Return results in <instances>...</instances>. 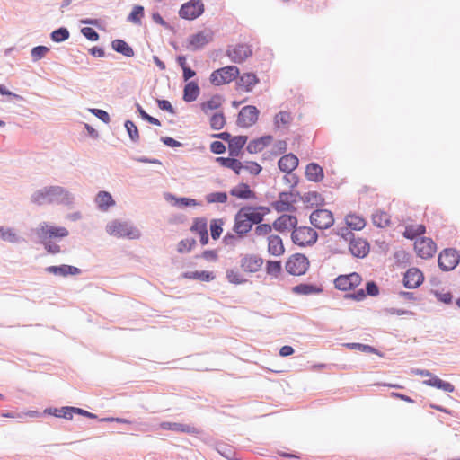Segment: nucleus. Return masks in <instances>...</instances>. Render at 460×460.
<instances>
[{"label":"nucleus","instance_id":"20","mask_svg":"<svg viewBox=\"0 0 460 460\" xmlns=\"http://www.w3.org/2000/svg\"><path fill=\"white\" fill-rule=\"evenodd\" d=\"M259 83L260 79L255 73L246 72L243 75L239 74V76L236 79V88L241 89L246 93H250Z\"/></svg>","mask_w":460,"mask_h":460},{"label":"nucleus","instance_id":"62","mask_svg":"<svg viewBox=\"0 0 460 460\" xmlns=\"http://www.w3.org/2000/svg\"><path fill=\"white\" fill-rule=\"evenodd\" d=\"M366 297H367V293H366L365 289H363V288H359V289L354 290L353 292L347 293L344 295L345 299H351V300L358 301V302L363 301Z\"/></svg>","mask_w":460,"mask_h":460},{"label":"nucleus","instance_id":"1","mask_svg":"<svg viewBox=\"0 0 460 460\" xmlns=\"http://www.w3.org/2000/svg\"><path fill=\"white\" fill-rule=\"evenodd\" d=\"M30 201L37 206L61 205L73 208L75 195L65 187L50 185L36 190L31 195Z\"/></svg>","mask_w":460,"mask_h":460},{"label":"nucleus","instance_id":"9","mask_svg":"<svg viewBox=\"0 0 460 460\" xmlns=\"http://www.w3.org/2000/svg\"><path fill=\"white\" fill-rule=\"evenodd\" d=\"M204 4L201 0H190L181 4L179 10V16L181 19L193 21L203 14Z\"/></svg>","mask_w":460,"mask_h":460},{"label":"nucleus","instance_id":"8","mask_svg":"<svg viewBox=\"0 0 460 460\" xmlns=\"http://www.w3.org/2000/svg\"><path fill=\"white\" fill-rule=\"evenodd\" d=\"M460 262V254L455 248H446L440 252L438 258V264L442 271H451Z\"/></svg>","mask_w":460,"mask_h":460},{"label":"nucleus","instance_id":"43","mask_svg":"<svg viewBox=\"0 0 460 460\" xmlns=\"http://www.w3.org/2000/svg\"><path fill=\"white\" fill-rule=\"evenodd\" d=\"M145 15V8L142 5L137 4L134 5L131 12L127 17V22H131L133 24L139 25L141 24V20Z\"/></svg>","mask_w":460,"mask_h":460},{"label":"nucleus","instance_id":"26","mask_svg":"<svg viewBox=\"0 0 460 460\" xmlns=\"http://www.w3.org/2000/svg\"><path fill=\"white\" fill-rule=\"evenodd\" d=\"M273 139L271 135H264L255 139L251 140L246 146V151L249 154H256L262 151L268 146Z\"/></svg>","mask_w":460,"mask_h":460},{"label":"nucleus","instance_id":"30","mask_svg":"<svg viewBox=\"0 0 460 460\" xmlns=\"http://www.w3.org/2000/svg\"><path fill=\"white\" fill-rule=\"evenodd\" d=\"M200 94V88L197 81L192 80L184 85L182 99L186 102H192L197 100Z\"/></svg>","mask_w":460,"mask_h":460},{"label":"nucleus","instance_id":"39","mask_svg":"<svg viewBox=\"0 0 460 460\" xmlns=\"http://www.w3.org/2000/svg\"><path fill=\"white\" fill-rule=\"evenodd\" d=\"M426 233V226L422 224L416 226H410L405 228L403 236L409 240L416 241Z\"/></svg>","mask_w":460,"mask_h":460},{"label":"nucleus","instance_id":"18","mask_svg":"<svg viewBox=\"0 0 460 460\" xmlns=\"http://www.w3.org/2000/svg\"><path fill=\"white\" fill-rule=\"evenodd\" d=\"M252 55L251 46L247 44H237L233 49L226 50V56L234 63L241 64Z\"/></svg>","mask_w":460,"mask_h":460},{"label":"nucleus","instance_id":"60","mask_svg":"<svg viewBox=\"0 0 460 460\" xmlns=\"http://www.w3.org/2000/svg\"><path fill=\"white\" fill-rule=\"evenodd\" d=\"M365 291L367 293V296H377L380 293V288L375 280H368L365 284Z\"/></svg>","mask_w":460,"mask_h":460},{"label":"nucleus","instance_id":"11","mask_svg":"<svg viewBox=\"0 0 460 460\" xmlns=\"http://www.w3.org/2000/svg\"><path fill=\"white\" fill-rule=\"evenodd\" d=\"M362 282V277L358 272L341 274L334 279L335 288L341 291L354 290Z\"/></svg>","mask_w":460,"mask_h":460},{"label":"nucleus","instance_id":"17","mask_svg":"<svg viewBox=\"0 0 460 460\" xmlns=\"http://www.w3.org/2000/svg\"><path fill=\"white\" fill-rule=\"evenodd\" d=\"M424 281L422 271L415 267L410 268L403 275L402 283L408 289L419 288Z\"/></svg>","mask_w":460,"mask_h":460},{"label":"nucleus","instance_id":"19","mask_svg":"<svg viewBox=\"0 0 460 460\" xmlns=\"http://www.w3.org/2000/svg\"><path fill=\"white\" fill-rule=\"evenodd\" d=\"M349 250L354 257L363 259L368 255L370 244L366 239L358 237L350 240Z\"/></svg>","mask_w":460,"mask_h":460},{"label":"nucleus","instance_id":"3","mask_svg":"<svg viewBox=\"0 0 460 460\" xmlns=\"http://www.w3.org/2000/svg\"><path fill=\"white\" fill-rule=\"evenodd\" d=\"M105 229L109 235L117 238L137 240L141 237L140 230L130 221L114 219L107 224Z\"/></svg>","mask_w":460,"mask_h":460},{"label":"nucleus","instance_id":"12","mask_svg":"<svg viewBox=\"0 0 460 460\" xmlns=\"http://www.w3.org/2000/svg\"><path fill=\"white\" fill-rule=\"evenodd\" d=\"M259 109L254 105L243 107L237 115L236 125L240 128H249L258 121Z\"/></svg>","mask_w":460,"mask_h":460},{"label":"nucleus","instance_id":"61","mask_svg":"<svg viewBox=\"0 0 460 460\" xmlns=\"http://www.w3.org/2000/svg\"><path fill=\"white\" fill-rule=\"evenodd\" d=\"M89 111L105 124H108L111 121L110 114L104 110L91 108L89 109Z\"/></svg>","mask_w":460,"mask_h":460},{"label":"nucleus","instance_id":"47","mask_svg":"<svg viewBox=\"0 0 460 460\" xmlns=\"http://www.w3.org/2000/svg\"><path fill=\"white\" fill-rule=\"evenodd\" d=\"M124 127L126 128L129 139L133 143H137L139 141V130L136 124L132 120L127 119L124 122Z\"/></svg>","mask_w":460,"mask_h":460},{"label":"nucleus","instance_id":"14","mask_svg":"<svg viewBox=\"0 0 460 460\" xmlns=\"http://www.w3.org/2000/svg\"><path fill=\"white\" fill-rule=\"evenodd\" d=\"M416 253L421 259H429L433 257L437 251L436 243L428 237H420L414 242Z\"/></svg>","mask_w":460,"mask_h":460},{"label":"nucleus","instance_id":"21","mask_svg":"<svg viewBox=\"0 0 460 460\" xmlns=\"http://www.w3.org/2000/svg\"><path fill=\"white\" fill-rule=\"evenodd\" d=\"M229 194L233 197L244 200L257 199L256 192L250 188L248 183L245 182H240L235 187H233L230 190Z\"/></svg>","mask_w":460,"mask_h":460},{"label":"nucleus","instance_id":"48","mask_svg":"<svg viewBox=\"0 0 460 460\" xmlns=\"http://www.w3.org/2000/svg\"><path fill=\"white\" fill-rule=\"evenodd\" d=\"M0 238L11 243H17L21 240L12 228H4V226H0Z\"/></svg>","mask_w":460,"mask_h":460},{"label":"nucleus","instance_id":"37","mask_svg":"<svg viewBox=\"0 0 460 460\" xmlns=\"http://www.w3.org/2000/svg\"><path fill=\"white\" fill-rule=\"evenodd\" d=\"M165 199L167 200H170V199L174 200L173 205L178 208H181L199 205V203L195 199H191V198H188V197L177 198L173 194H171V193H167Z\"/></svg>","mask_w":460,"mask_h":460},{"label":"nucleus","instance_id":"57","mask_svg":"<svg viewBox=\"0 0 460 460\" xmlns=\"http://www.w3.org/2000/svg\"><path fill=\"white\" fill-rule=\"evenodd\" d=\"M282 270L280 261H268L266 262V272L268 275L277 277Z\"/></svg>","mask_w":460,"mask_h":460},{"label":"nucleus","instance_id":"22","mask_svg":"<svg viewBox=\"0 0 460 460\" xmlns=\"http://www.w3.org/2000/svg\"><path fill=\"white\" fill-rule=\"evenodd\" d=\"M291 291L300 296L319 295L323 292V288L322 285L303 282L292 287Z\"/></svg>","mask_w":460,"mask_h":460},{"label":"nucleus","instance_id":"50","mask_svg":"<svg viewBox=\"0 0 460 460\" xmlns=\"http://www.w3.org/2000/svg\"><path fill=\"white\" fill-rule=\"evenodd\" d=\"M217 451L225 458L228 460H234L235 451L231 446L226 443H218L217 445Z\"/></svg>","mask_w":460,"mask_h":460},{"label":"nucleus","instance_id":"32","mask_svg":"<svg viewBox=\"0 0 460 460\" xmlns=\"http://www.w3.org/2000/svg\"><path fill=\"white\" fill-rule=\"evenodd\" d=\"M268 252L273 256H280L285 252V247L280 236L271 234L268 237Z\"/></svg>","mask_w":460,"mask_h":460},{"label":"nucleus","instance_id":"46","mask_svg":"<svg viewBox=\"0 0 460 460\" xmlns=\"http://www.w3.org/2000/svg\"><path fill=\"white\" fill-rule=\"evenodd\" d=\"M210 127L214 130H220L226 125V117L223 111L215 112L209 119Z\"/></svg>","mask_w":460,"mask_h":460},{"label":"nucleus","instance_id":"38","mask_svg":"<svg viewBox=\"0 0 460 460\" xmlns=\"http://www.w3.org/2000/svg\"><path fill=\"white\" fill-rule=\"evenodd\" d=\"M223 96L216 93L209 100L200 103V109L204 113H208L209 110H217L221 107Z\"/></svg>","mask_w":460,"mask_h":460},{"label":"nucleus","instance_id":"2","mask_svg":"<svg viewBox=\"0 0 460 460\" xmlns=\"http://www.w3.org/2000/svg\"><path fill=\"white\" fill-rule=\"evenodd\" d=\"M33 233L37 237V242L42 244L46 252L50 254L60 253L61 247L56 241H60L69 235V231L66 227L50 225L45 221L40 222L33 229Z\"/></svg>","mask_w":460,"mask_h":460},{"label":"nucleus","instance_id":"28","mask_svg":"<svg viewBox=\"0 0 460 460\" xmlns=\"http://www.w3.org/2000/svg\"><path fill=\"white\" fill-rule=\"evenodd\" d=\"M216 162L222 167L231 169L237 175L241 173V171L243 168V163L236 157L218 156L216 158Z\"/></svg>","mask_w":460,"mask_h":460},{"label":"nucleus","instance_id":"58","mask_svg":"<svg viewBox=\"0 0 460 460\" xmlns=\"http://www.w3.org/2000/svg\"><path fill=\"white\" fill-rule=\"evenodd\" d=\"M288 214H282L281 216H279L273 223H272V226L273 228L279 232V233H283L285 232L286 230L288 229Z\"/></svg>","mask_w":460,"mask_h":460},{"label":"nucleus","instance_id":"42","mask_svg":"<svg viewBox=\"0 0 460 460\" xmlns=\"http://www.w3.org/2000/svg\"><path fill=\"white\" fill-rule=\"evenodd\" d=\"M346 225L350 230L359 231L366 226V221L363 217L349 214L346 217Z\"/></svg>","mask_w":460,"mask_h":460},{"label":"nucleus","instance_id":"4","mask_svg":"<svg viewBox=\"0 0 460 460\" xmlns=\"http://www.w3.org/2000/svg\"><path fill=\"white\" fill-rule=\"evenodd\" d=\"M240 69L236 66H226L214 70L209 75V82L214 86L230 84L236 81Z\"/></svg>","mask_w":460,"mask_h":460},{"label":"nucleus","instance_id":"41","mask_svg":"<svg viewBox=\"0 0 460 460\" xmlns=\"http://www.w3.org/2000/svg\"><path fill=\"white\" fill-rule=\"evenodd\" d=\"M344 346L349 349L352 350H359L366 353H372L378 356H383V354L375 347L368 345V344H363L358 342H350V343H345Z\"/></svg>","mask_w":460,"mask_h":460},{"label":"nucleus","instance_id":"15","mask_svg":"<svg viewBox=\"0 0 460 460\" xmlns=\"http://www.w3.org/2000/svg\"><path fill=\"white\" fill-rule=\"evenodd\" d=\"M247 217L248 216L246 212L243 210V207L234 216L233 231L237 234L240 238L244 237L252 228L251 221Z\"/></svg>","mask_w":460,"mask_h":460},{"label":"nucleus","instance_id":"27","mask_svg":"<svg viewBox=\"0 0 460 460\" xmlns=\"http://www.w3.org/2000/svg\"><path fill=\"white\" fill-rule=\"evenodd\" d=\"M305 175L310 181L320 182L324 177V172L320 164L311 162L305 167Z\"/></svg>","mask_w":460,"mask_h":460},{"label":"nucleus","instance_id":"49","mask_svg":"<svg viewBox=\"0 0 460 460\" xmlns=\"http://www.w3.org/2000/svg\"><path fill=\"white\" fill-rule=\"evenodd\" d=\"M226 277L228 282L234 285L244 284L248 281L245 278H243L238 271H236L234 269L227 270L226 272Z\"/></svg>","mask_w":460,"mask_h":460},{"label":"nucleus","instance_id":"5","mask_svg":"<svg viewBox=\"0 0 460 460\" xmlns=\"http://www.w3.org/2000/svg\"><path fill=\"white\" fill-rule=\"evenodd\" d=\"M214 40V32L210 29H204L190 34L183 45L188 50L196 52L203 49Z\"/></svg>","mask_w":460,"mask_h":460},{"label":"nucleus","instance_id":"10","mask_svg":"<svg viewBox=\"0 0 460 460\" xmlns=\"http://www.w3.org/2000/svg\"><path fill=\"white\" fill-rule=\"evenodd\" d=\"M309 219L310 223L317 229H329L334 224L333 214L325 208L314 210Z\"/></svg>","mask_w":460,"mask_h":460},{"label":"nucleus","instance_id":"59","mask_svg":"<svg viewBox=\"0 0 460 460\" xmlns=\"http://www.w3.org/2000/svg\"><path fill=\"white\" fill-rule=\"evenodd\" d=\"M292 119L291 113L289 111H279L274 117V125L279 127V124L288 126L290 124Z\"/></svg>","mask_w":460,"mask_h":460},{"label":"nucleus","instance_id":"29","mask_svg":"<svg viewBox=\"0 0 460 460\" xmlns=\"http://www.w3.org/2000/svg\"><path fill=\"white\" fill-rule=\"evenodd\" d=\"M181 278L188 279H196L202 282H210L216 279L213 271L208 270H195L184 271L181 274Z\"/></svg>","mask_w":460,"mask_h":460},{"label":"nucleus","instance_id":"64","mask_svg":"<svg viewBox=\"0 0 460 460\" xmlns=\"http://www.w3.org/2000/svg\"><path fill=\"white\" fill-rule=\"evenodd\" d=\"M81 33L90 41H97L100 39L99 33L92 27H83Z\"/></svg>","mask_w":460,"mask_h":460},{"label":"nucleus","instance_id":"55","mask_svg":"<svg viewBox=\"0 0 460 460\" xmlns=\"http://www.w3.org/2000/svg\"><path fill=\"white\" fill-rule=\"evenodd\" d=\"M49 48L43 45L33 47L31 50L32 61L37 62L42 59L49 52Z\"/></svg>","mask_w":460,"mask_h":460},{"label":"nucleus","instance_id":"6","mask_svg":"<svg viewBox=\"0 0 460 460\" xmlns=\"http://www.w3.org/2000/svg\"><path fill=\"white\" fill-rule=\"evenodd\" d=\"M318 237V233L310 226H300L291 233L292 243L299 247L313 246Z\"/></svg>","mask_w":460,"mask_h":460},{"label":"nucleus","instance_id":"25","mask_svg":"<svg viewBox=\"0 0 460 460\" xmlns=\"http://www.w3.org/2000/svg\"><path fill=\"white\" fill-rule=\"evenodd\" d=\"M48 273L59 275L63 277H67L69 275L75 276L78 275L82 272V270L72 265L61 264V265H53L49 266L45 269Z\"/></svg>","mask_w":460,"mask_h":460},{"label":"nucleus","instance_id":"7","mask_svg":"<svg viewBox=\"0 0 460 460\" xmlns=\"http://www.w3.org/2000/svg\"><path fill=\"white\" fill-rule=\"evenodd\" d=\"M310 262L303 253H295L286 261L285 268L288 273L293 276H302L306 273Z\"/></svg>","mask_w":460,"mask_h":460},{"label":"nucleus","instance_id":"24","mask_svg":"<svg viewBox=\"0 0 460 460\" xmlns=\"http://www.w3.org/2000/svg\"><path fill=\"white\" fill-rule=\"evenodd\" d=\"M299 164V160L296 155L293 153L286 154L282 155L278 161L279 169L286 172L287 174H290L296 168H297Z\"/></svg>","mask_w":460,"mask_h":460},{"label":"nucleus","instance_id":"16","mask_svg":"<svg viewBox=\"0 0 460 460\" xmlns=\"http://www.w3.org/2000/svg\"><path fill=\"white\" fill-rule=\"evenodd\" d=\"M240 257V267L247 273L258 272L264 262L263 259L258 254H244Z\"/></svg>","mask_w":460,"mask_h":460},{"label":"nucleus","instance_id":"31","mask_svg":"<svg viewBox=\"0 0 460 460\" xmlns=\"http://www.w3.org/2000/svg\"><path fill=\"white\" fill-rule=\"evenodd\" d=\"M111 46L115 52L126 58H133L135 56L133 48L125 40L115 39L111 41Z\"/></svg>","mask_w":460,"mask_h":460},{"label":"nucleus","instance_id":"33","mask_svg":"<svg viewBox=\"0 0 460 460\" xmlns=\"http://www.w3.org/2000/svg\"><path fill=\"white\" fill-rule=\"evenodd\" d=\"M423 384L448 393H453L455 391V386L451 383L442 380L436 375H433L431 378L424 380Z\"/></svg>","mask_w":460,"mask_h":460},{"label":"nucleus","instance_id":"44","mask_svg":"<svg viewBox=\"0 0 460 460\" xmlns=\"http://www.w3.org/2000/svg\"><path fill=\"white\" fill-rule=\"evenodd\" d=\"M372 222L376 227L384 228L390 226V216L386 212L376 211L372 216Z\"/></svg>","mask_w":460,"mask_h":460},{"label":"nucleus","instance_id":"53","mask_svg":"<svg viewBox=\"0 0 460 460\" xmlns=\"http://www.w3.org/2000/svg\"><path fill=\"white\" fill-rule=\"evenodd\" d=\"M190 231L197 234L208 231L207 219L205 217H196L193 220L192 226H190Z\"/></svg>","mask_w":460,"mask_h":460},{"label":"nucleus","instance_id":"56","mask_svg":"<svg viewBox=\"0 0 460 460\" xmlns=\"http://www.w3.org/2000/svg\"><path fill=\"white\" fill-rule=\"evenodd\" d=\"M196 244H197V242L194 238H186V239L181 240L178 243L177 251L180 253L190 252L195 247Z\"/></svg>","mask_w":460,"mask_h":460},{"label":"nucleus","instance_id":"23","mask_svg":"<svg viewBox=\"0 0 460 460\" xmlns=\"http://www.w3.org/2000/svg\"><path fill=\"white\" fill-rule=\"evenodd\" d=\"M248 141V136L238 135L234 136L233 139L227 144L229 156L240 157L243 155V149Z\"/></svg>","mask_w":460,"mask_h":460},{"label":"nucleus","instance_id":"52","mask_svg":"<svg viewBox=\"0 0 460 460\" xmlns=\"http://www.w3.org/2000/svg\"><path fill=\"white\" fill-rule=\"evenodd\" d=\"M224 222L222 219H212L210 221V234L213 240H217L223 232Z\"/></svg>","mask_w":460,"mask_h":460},{"label":"nucleus","instance_id":"35","mask_svg":"<svg viewBox=\"0 0 460 460\" xmlns=\"http://www.w3.org/2000/svg\"><path fill=\"white\" fill-rule=\"evenodd\" d=\"M300 200L304 203L310 204L308 208L315 206H323L324 204V198L317 191H308L303 196H300Z\"/></svg>","mask_w":460,"mask_h":460},{"label":"nucleus","instance_id":"45","mask_svg":"<svg viewBox=\"0 0 460 460\" xmlns=\"http://www.w3.org/2000/svg\"><path fill=\"white\" fill-rule=\"evenodd\" d=\"M69 36H70V32H69L68 29L64 26L54 30L49 35L50 40L56 43H61V42L66 41V40L69 39Z\"/></svg>","mask_w":460,"mask_h":460},{"label":"nucleus","instance_id":"34","mask_svg":"<svg viewBox=\"0 0 460 460\" xmlns=\"http://www.w3.org/2000/svg\"><path fill=\"white\" fill-rule=\"evenodd\" d=\"M97 207L102 211H107L111 206L115 205V201L111 193L102 190L99 191L95 198Z\"/></svg>","mask_w":460,"mask_h":460},{"label":"nucleus","instance_id":"36","mask_svg":"<svg viewBox=\"0 0 460 460\" xmlns=\"http://www.w3.org/2000/svg\"><path fill=\"white\" fill-rule=\"evenodd\" d=\"M72 406H63L60 408L49 407L44 410V413L57 418L72 420Z\"/></svg>","mask_w":460,"mask_h":460},{"label":"nucleus","instance_id":"54","mask_svg":"<svg viewBox=\"0 0 460 460\" xmlns=\"http://www.w3.org/2000/svg\"><path fill=\"white\" fill-rule=\"evenodd\" d=\"M205 199L208 203H226L228 197L225 191H216L207 194Z\"/></svg>","mask_w":460,"mask_h":460},{"label":"nucleus","instance_id":"63","mask_svg":"<svg viewBox=\"0 0 460 460\" xmlns=\"http://www.w3.org/2000/svg\"><path fill=\"white\" fill-rule=\"evenodd\" d=\"M156 104L158 108L164 111H167L168 113L172 115L176 114V110L172 106V104L168 101L164 99H156Z\"/></svg>","mask_w":460,"mask_h":460},{"label":"nucleus","instance_id":"51","mask_svg":"<svg viewBox=\"0 0 460 460\" xmlns=\"http://www.w3.org/2000/svg\"><path fill=\"white\" fill-rule=\"evenodd\" d=\"M135 106H136V109H137V112L138 113L139 117H140L143 120H145V121H146V122H148V123H150V124H152V125H155V126H161V122H160V120H159L158 119H156V118H155V117H153V116L149 115V114H148V113H147V112L143 109V107H142L138 102H136Z\"/></svg>","mask_w":460,"mask_h":460},{"label":"nucleus","instance_id":"13","mask_svg":"<svg viewBox=\"0 0 460 460\" xmlns=\"http://www.w3.org/2000/svg\"><path fill=\"white\" fill-rule=\"evenodd\" d=\"M293 194L294 190L280 191L279 193V199L271 202V207L279 213L296 211V208L294 206L296 203V199H290L293 197Z\"/></svg>","mask_w":460,"mask_h":460},{"label":"nucleus","instance_id":"40","mask_svg":"<svg viewBox=\"0 0 460 460\" xmlns=\"http://www.w3.org/2000/svg\"><path fill=\"white\" fill-rule=\"evenodd\" d=\"M243 210L246 212L252 226L263 221L264 213H261L255 207L246 205L243 207Z\"/></svg>","mask_w":460,"mask_h":460}]
</instances>
